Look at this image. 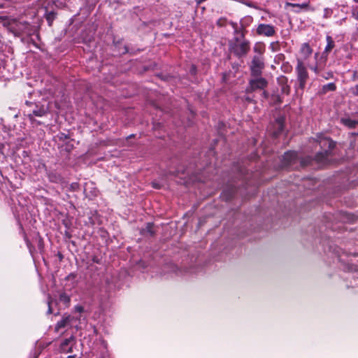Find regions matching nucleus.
I'll use <instances>...</instances> for the list:
<instances>
[{
	"mask_svg": "<svg viewBox=\"0 0 358 358\" xmlns=\"http://www.w3.org/2000/svg\"><path fill=\"white\" fill-rule=\"evenodd\" d=\"M30 109L28 111L27 116L32 124H40L39 122L35 120V117H43L46 115L49 111L48 106L37 104L34 103H28Z\"/></svg>",
	"mask_w": 358,
	"mask_h": 358,
	"instance_id": "nucleus-1",
	"label": "nucleus"
},
{
	"mask_svg": "<svg viewBox=\"0 0 358 358\" xmlns=\"http://www.w3.org/2000/svg\"><path fill=\"white\" fill-rule=\"evenodd\" d=\"M317 141L324 152L318 153L316 156L317 161L322 162L329 155V151L335 146V143L330 138L324 136L322 134L317 136Z\"/></svg>",
	"mask_w": 358,
	"mask_h": 358,
	"instance_id": "nucleus-2",
	"label": "nucleus"
},
{
	"mask_svg": "<svg viewBox=\"0 0 358 358\" xmlns=\"http://www.w3.org/2000/svg\"><path fill=\"white\" fill-rule=\"evenodd\" d=\"M297 80L299 81V87L303 89L308 78V73L303 62L301 59H297V64L295 69Z\"/></svg>",
	"mask_w": 358,
	"mask_h": 358,
	"instance_id": "nucleus-3",
	"label": "nucleus"
},
{
	"mask_svg": "<svg viewBox=\"0 0 358 358\" xmlns=\"http://www.w3.org/2000/svg\"><path fill=\"white\" fill-rule=\"evenodd\" d=\"M264 67L263 59L261 56H254L250 66L251 74L253 76H259Z\"/></svg>",
	"mask_w": 358,
	"mask_h": 358,
	"instance_id": "nucleus-4",
	"label": "nucleus"
},
{
	"mask_svg": "<svg viewBox=\"0 0 358 358\" xmlns=\"http://www.w3.org/2000/svg\"><path fill=\"white\" fill-rule=\"evenodd\" d=\"M257 33L259 35L270 37L275 34V30L271 24H260L257 28Z\"/></svg>",
	"mask_w": 358,
	"mask_h": 358,
	"instance_id": "nucleus-5",
	"label": "nucleus"
},
{
	"mask_svg": "<svg viewBox=\"0 0 358 358\" xmlns=\"http://www.w3.org/2000/svg\"><path fill=\"white\" fill-rule=\"evenodd\" d=\"M76 343L75 338L71 336L69 338L64 340L59 345V350L62 352L69 353L73 352V346Z\"/></svg>",
	"mask_w": 358,
	"mask_h": 358,
	"instance_id": "nucleus-6",
	"label": "nucleus"
},
{
	"mask_svg": "<svg viewBox=\"0 0 358 358\" xmlns=\"http://www.w3.org/2000/svg\"><path fill=\"white\" fill-rule=\"evenodd\" d=\"M267 83H268L266 80V79L262 77H258L257 78L252 79L250 80L249 83V90L250 91H254L257 89H264L266 87Z\"/></svg>",
	"mask_w": 358,
	"mask_h": 358,
	"instance_id": "nucleus-7",
	"label": "nucleus"
},
{
	"mask_svg": "<svg viewBox=\"0 0 358 358\" xmlns=\"http://www.w3.org/2000/svg\"><path fill=\"white\" fill-rule=\"evenodd\" d=\"M250 50L249 43L247 41H243L240 43L236 44L234 47V53L238 56L242 57L245 55Z\"/></svg>",
	"mask_w": 358,
	"mask_h": 358,
	"instance_id": "nucleus-8",
	"label": "nucleus"
},
{
	"mask_svg": "<svg viewBox=\"0 0 358 358\" xmlns=\"http://www.w3.org/2000/svg\"><path fill=\"white\" fill-rule=\"evenodd\" d=\"M327 62V57H322L320 61L316 62L315 65L310 66V70H312L316 75H320L321 71L324 69Z\"/></svg>",
	"mask_w": 358,
	"mask_h": 358,
	"instance_id": "nucleus-9",
	"label": "nucleus"
},
{
	"mask_svg": "<svg viewBox=\"0 0 358 358\" xmlns=\"http://www.w3.org/2000/svg\"><path fill=\"white\" fill-rule=\"evenodd\" d=\"M71 320V316L69 315H64L62 319L57 323L55 326V330L58 331L59 329L65 328L66 327L70 325Z\"/></svg>",
	"mask_w": 358,
	"mask_h": 358,
	"instance_id": "nucleus-10",
	"label": "nucleus"
},
{
	"mask_svg": "<svg viewBox=\"0 0 358 358\" xmlns=\"http://www.w3.org/2000/svg\"><path fill=\"white\" fill-rule=\"evenodd\" d=\"M327 40V45L324 48V50L323 52L322 57H325L327 58L328 53L333 49L334 47V41H333L332 38L330 36H327L326 37Z\"/></svg>",
	"mask_w": 358,
	"mask_h": 358,
	"instance_id": "nucleus-11",
	"label": "nucleus"
},
{
	"mask_svg": "<svg viewBox=\"0 0 358 358\" xmlns=\"http://www.w3.org/2000/svg\"><path fill=\"white\" fill-rule=\"evenodd\" d=\"M286 7H293V8H298L299 10L304 9V10H314L313 8H309V1H306L302 3H285Z\"/></svg>",
	"mask_w": 358,
	"mask_h": 358,
	"instance_id": "nucleus-12",
	"label": "nucleus"
},
{
	"mask_svg": "<svg viewBox=\"0 0 358 358\" xmlns=\"http://www.w3.org/2000/svg\"><path fill=\"white\" fill-rule=\"evenodd\" d=\"M341 122L348 128H355L358 124V120H354L348 117L341 118Z\"/></svg>",
	"mask_w": 358,
	"mask_h": 358,
	"instance_id": "nucleus-13",
	"label": "nucleus"
},
{
	"mask_svg": "<svg viewBox=\"0 0 358 358\" xmlns=\"http://www.w3.org/2000/svg\"><path fill=\"white\" fill-rule=\"evenodd\" d=\"M313 52V50L308 43H304L301 47V53L304 56L305 58L308 57Z\"/></svg>",
	"mask_w": 358,
	"mask_h": 358,
	"instance_id": "nucleus-14",
	"label": "nucleus"
},
{
	"mask_svg": "<svg viewBox=\"0 0 358 358\" xmlns=\"http://www.w3.org/2000/svg\"><path fill=\"white\" fill-rule=\"evenodd\" d=\"M296 152L294 151H288L283 155V159L287 164L291 163L296 157Z\"/></svg>",
	"mask_w": 358,
	"mask_h": 358,
	"instance_id": "nucleus-15",
	"label": "nucleus"
},
{
	"mask_svg": "<svg viewBox=\"0 0 358 358\" xmlns=\"http://www.w3.org/2000/svg\"><path fill=\"white\" fill-rule=\"evenodd\" d=\"M336 89V87L335 83H329L322 86L321 93L326 94L328 92L335 91Z\"/></svg>",
	"mask_w": 358,
	"mask_h": 358,
	"instance_id": "nucleus-16",
	"label": "nucleus"
},
{
	"mask_svg": "<svg viewBox=\"0 0 358 358\" xmlns=\"http://www.w3.org/2000/svg\"><path fill=\"white\" fill-rule=\"evenodd\" d=\"M152 228H153V224L149 222L147 224L146 227H145V229H143V231L152 236L154 234Z\"/></svg>",
	"mask_w": 358,
	"mask_h": 358,
	"instance_id": "nucleus-17",
	"label": "nucleus"
},
{
	"mask_svg": "<svg viewBox=\"0 0 358 358\" xmlns=\"http://www.w3.org/2000/svg\"><path fill=\"white\" fill-rule=\"evenodd\" d=\"M59 300L64 303H69L70 302V297L66 293H62L59 296Z\"/></svg>",
	"mask_w": 358,
	"mask_h": 358,
	"instance_id": "nucleus-18",
	"label": "nucleus"
},
{
	"mask_svg": "<svg viewBox=\"0 0 358 358\" xmlns=\"http://www.w3.org/2000/svg\"><path fill=\"white\" fill-rule=\"evenodd\" d=\"M48 178L51 182H57L60 177L57 176L55 173H51L48 175Z\"/></svg>",
	"mask_w": 358,
	"mask_h": 358,
	"instance_id": "nucleus-19",
	"label": "nucleus"
},
{
	"mask_svg": "<svg viewBox=\"0 0 358 358\" xmlns=\"http://www.w3.org/2000/svg\"><path fill=\"white\" fill-rule=\"evenodd\" d=\"M352 16L358 20V6L352 7Z\"/></svg>",
	"mask_w": 358,
	"mask_h": 358,
	"instance_id": "nucleus-20",
	"label": "nucleus"
},
{
	"mask_svg": "<svg viewBox=\"0 0 358 358\" xmlns=\"http://www.w3.org/2000/svg\"><path fill=\"white\" fill-rule=\"evenodd\" d=\"M331 14H332V10L331 9L328 8H324V15H323V17L324 18L330 17Z\"/></svg>",
	"mask_w": 358,
	"mask_h": 358,
	"instance_id": "nucleus-21",
	"label": "nucleus"
},
{
	"mask_svg": "<svg viewBox=\"0 0 358 358\" xmlns=\"http://www.w3.org/2000/svg\"><path fill=\"white\" fill-rule=\"evenodd\" d=\"M325 80H329L334 77V74L331 71L326 72L321 75Z\"/></svg>",
	"mask_w": 358,
	"mask_h": 358,
	"instance_id": "nucleus-22",
	"label": "nucleus"
},
{
	"mask_svg": "<svg viewBox=\"0 0 358 358\" xmlns=\"http://www.w3.org/2000/svg\"><path fill=\"white\" fill-rule=\"evenodd\" d=\"M351 92L353 94L358 96V84L351 89Z\"/></svg>",
	"mask_w": 358,
	"mask_h": 358,
	"instance_id": "nucleus-23",
	"label": "nucleus"
},
{
	"mask_svg": "<svg viewBox=\"0 0 358 358\" xmlns=\"http://www.w3.org/2000/svg\"><path fill=\"white\" fill-rule=\"evenodd\" d=\"M48 314L52 313V308H51V307H50V301H48Z\"/></svg>",
	"mask_w": 358,
	"mask_h": 358,
	"instance_id": "nucleus-24",
	"label": "nucleus"
},
{
	"mask_svg": "<svg viewBox=\"0 0 358 358\" xmlns=\"http://www.w3.org/2000/svg\"><path fill=\"white\" fill-rule=\"evenodd\" d=\"M76 308H77V310H78L79 312H81V311H82V310H83V308H82L81 307H77Z\"/></svg>",
	"mask_w": 358,
	"mask_h": 358,
	"instance_id": "nucleus-25",
	"label": "nucleus"
},
{
	"mask_svg": "<svg viewBox=\"0 0 358 358\" xmlns=\"http://www.w3.org/2000/svg\"><path fill=\"white\" fill-rule=\"evenodd\" d=\"M76 355H69V358H75Z\"/></svg>",
	"mask_w": 358,
	"mask_h": 358,
	"instance_id": "nucleus-26",
	"label": "nucleus"
},
{
	"mask_svg": "<svg viewBox=\"0 0 358 358\" xmlns=\"http://www.w3.org/2000/svg\"><path fill=\"white\" fill-rule=\"evenodd\" d=\"M317 56H318V53H316V54L315 55V59L317 57Z\"/></svg>",
	"mask_w": 358,
	"mask_h": 358,
	"instance_id": "nucleus-27",
	"label": "nucleus"
},
{
	"mask_svg": "<svg viewBox=\"0 0 358 358\" xmlns=\"http://www.w3.org/2000/svg\"><path fill=\"white\" fill-rule=\"evenodd\" d=\"M354 1H355V2H357V3H358V0H354Z\"/></svg>",
	"mask_w": 358,
	"mask_h": 358,
	"instance_id": "nucleus-28",
	"label": "nucleus"
},
{
	"mask_svg": "<svg viewBox=\"0 0 358 358\" xmlns=\"http://www.w3.org/2000/svg\"><path fill=\"white\" fill-rule=\"evenodd\" d=\"M1 7H2V6L0 4V8H1Z\"/></svg>",
	"mask_w": 358,
	"mask_h": 358,
	"instance_id": "nucleus-29",
	"label": "nucleus"
}]
</instances>
